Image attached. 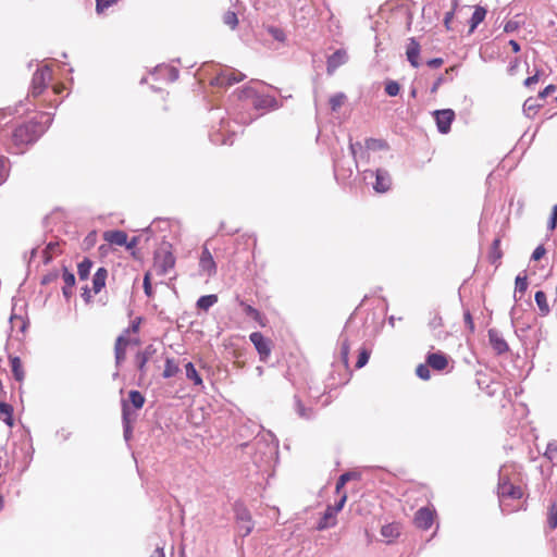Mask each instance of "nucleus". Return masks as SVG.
Masks as SVG:
<instances>
[{"label":"nucleus","instance_id":"21","mask_svg":"<svg viewBox=\"0 0 557 557\" xmlns=\"http://www.w3.org/2000/svg\"><path fill=\"white\" fill-rule=\"evenodd\" d=\"M503 257V251L500 249V239L495 238L491 245L487 259L492 264L496 267L499 264V261Z\"/></svg>","mask_w":557,"mask_h":557},{"label":"nucleus","instance_id":"63","mask_svg":"<svg viewBox=\"0 0 557 557\" xmlns=\"http://www.w3.org/2000/svg\"><path fill=\"white\" fill-rule=\"evenodd\" d=\"M509 45H510V47H511L513 52H519L520 51V45L516 40H510Z\"/></svg>","mask_w":557,"mask_h":557},{"label":"nucleus","instance_id":"8","mask_svg":"<svg viewBox=\"0 0 557 557\" xmlns=\"http://www.w3.org/2000/svg\"><path fill=\"white\" fill-rule=\"evenodd\" d=\"M436 517V511L430 507L420 508L414 515V525L421 530H429Z\"/></svg>","mask_w":557,"mask_h":557},{"label":"nucleus","instance_id":"42","mask_svg":"<svg viewBox=\"0 0 557 557\" xmlns=\"http://www.w3.org/2000/svg\"><path fill=\"white\" fill-rule=\"evenodd\" d=\"M515 284H516V290L519 292L520 294H524V292L528 288L527 275H523V276L518 275L516 277Z\"/></svg>","mask_w":557,"mask_h":557},{"label":"nucleus","instance_id":"32","mask_svg":"<svg viewBox=\"0 0 557 557\" xmlns=\"http://www.w3.org/2000/svg\"><path fill=\"white\" fill-rule=\"evenodd\" d=\"M547 525L550 530L557 528V503L550 505L547 511Z\"/></svg>","mask_w":557,"mask_h":557},{"label":"nucleus","instance_id":"51","mask_svg":"<svg viewBox=\"0 0 557 557\" xmlns=\"http://www.w3.org/2000/svg\"><path fill=\"white\" fill-rule=\"evenodd\" d=\"M545 253H546V249H545V247H544L543 245H540V246H537V247L534 249V251H533V253H532V259H533V260H535V261H537V260H540L541 258H543V257L545 256Z\"/></svg>","mask_w":557,"mask_h":557},{"label":"nucleus","instance_id":"44","mask_svg":"<svg viewBox=\"0 0 557 557\" xmlns=\"http://www.w3.org/2000/svg\"><path fill=\"white\" fill-rule=\"evenodd\" d=\"M349 480H350V474H349V473H344V474H342V475L338 478V480H337V482H336V486H335V491H336V493H337V494H341V495L343 494V493H342V490H343V487L345 486V484H346Z\"/></svg>","mask_w":557,"mask_h":557},{"label":"nucleus","instance_id":"5","mask_svg":"<svg viewBox=\"0 0 557 557\" xmlns=\"http://www.w3.org/2000/svg\"><path fill=\"white\" fill-rule=\"evenodd\" d=\"M498 496L506 499H520L523 496V491L520 486L513 485L506 476H502L498 482Z\"/></svg>","mask_w":557,"mask_h":557},{"label":"nucleus","instance_id":"62","mask_svg":"<svg viewBox=\"0 0 557 557\" xmlns=\"http://www.w3.org/2000/svg\"><path fill=\"white\" fill-rule=\"evenodd\" d=\"M64 88L65 87H64L63 84H57V85L53 86V92L55 95H59V94H61L64 90Z\"/></svg>","mask_w":557,"mask_h":557},{"label":"nucleus","instance_id":"48","mask_svg":"<svg viewBox=\"0 0 557 557\" xmlns=\"http://www.w3.org/2000/svg\"><path fill=\"white\" fill-rule=\"evenodd\" d=\"M557 226V205H555L552 209V214L547 223V227L549 231H554Z\"/></svg>","mask_w":557,"mask_h":557},{"label":"nucleus","instance_id":"36","mask_svg":"<svg viewBox=\"0 0 557 557\" xmlns=\"http://www.w3.org/2000/svg\"><path fill=\"white\" fill-rule=\"evenodd\" d=\"M296 412L302 419H310L313 416V409L307 408L301 400H296Z\"/></svg>","mask_w":557,"mask_h":557},{"label":"nucleus","instance_id":"33","mask_svg":"<svg viewBox=\"0 0 557 557\" xmlns=\"http://www.w3.org/2000/svg\"><path fill=\"white\" fill-rule=\"evenodd\" d=\"M346 99L347 97L343 92L333 95L329 100L332 111H337L345 103Z\"/></svg>","mask_w":557,"mask_h":557},{"label":"nucleus","instance_id":"52","mask_svg":"<svg viewBox=\"0 0 557 557\" xmlns=\"http://www.w3.org/2000/svg\"><path fill=\"white\" fill-rule=\"evenodd\" d=\"M456 5H457V3H455L454 9L451 11H449V12H447L445 14L444 26H445L446 30H450L451 29L450 24H451V21L454 18V10H455Z\"/></svg>","mask_w":557,"mask_h":557},{"label":"nucleus","instance_id":"41","mask_svg":"<svg viewBox=\"0 0 557 557\" xmlns=\"http://www.w3.org/2000/svg\"><path fill=\"white\" fill-rule=\"evenodd\" d=\"M369 358H370V351L367 350L366 348H362L359 352L356 368L360 369V368L364 367L368 363Z\"/></svg>","mask_w":557,"mask_h":557},{"label":"nucleus","instance_id":"14","mask_svg":"<svg viewBox=\"0 0 557 557\" xmlns=\"http://www.w3.org/2000/svg\"><path fill=\"white\" fill-rule=\"evenodd\" d=\"M488 341L497 355L505 354L509 350V346L498 331L491 329L488 331Z\"/></svg>","mask_w":557,"mask_h":557},{"label":"nucleus","instance_id":"37","mask_svg":"<svg viewBox=\"0 0 557 557\" xmlns=\"http://www.w3.org/2000/svg\"><path fill=\"white\" fill-rule=\"evenodd\" d=\"M240 306L243 307L244 312L248 317L252 318L257 322H261V314L256 308H253L252 306H250L244 301H240Z\"/></svg>","mask_w":557,"mask_h":557},{"label":"nucleus","instance_id":"22","mask_svg":"<svg viewBox=\"0 0 557 557\" xmlns=\"http://www.w3.org/2000/svg\"><path fill=\"white\" fill-rule=\"evenodd\" d=\"M62 277L64 281V286L62 288V292H63L64 297L66 299H69V298H71V296L73 294V287L75 285V276L67 269H64Z\"/></svg>","mask_w":557,"mask_h":557},{"label":"nucleus","instance_id":"12","mask_svg":"<svg viewBox=\"0 0 557 557\" xmlns=\"http://www.w3.org/2000/svg\"><path fill=\"white\" fill-rule=\"evenodd\" d=\"M199 269L202 274L209 277L213 276L216 273V263L207 246H203L202 248L199 258Z\"/></svg>","mask_w":557,"mask_h":557},{"label":"nucleus","instance_id":"34","mask_svg":"<svg viewBox=\"0 0 557 557\" xmlns=\"http://www.w3.org/2000/svg\"><path fill=\"white\" fill-rule=\"evenodd\" d=\"M223 23L227 25L231 29H235L238 26V17L234 11H226L223 14Z\"/></svg>","mask_w":557,"mask_h":557},{"label":"nucleus","instance_id":"57","mask_svg":"<svg viewBox=\"0 0 557 557\" xmlns=\"http://www.w3.org/2000/svg\"><path fill=\"white\" fill-rule=\"evenodd\" d=\"M539 82V75L537 73L532 75V76H529L525 81H524V85L527 87H530L531 85L533 84H536Z\"/></svg>","mask_w":557,"mask_h":557},{"label":"nucleus","instance_id":"11","mask_svg":"<svg viewBox=\"0 0 557 557\" xmlns=\"http://www.w3.org/2000/svg\"><path fill=\"white\" fill-rule=\"evenodd\" d=\"M51 78V72L48 69L38 70L33 76L32 94L37 97L42 94Z\"/></svg>","mask_w":557,"mask_h":557},{"label":"nucleus","instance_id":"19","mask_svg":"<svg viewBox=\"0 0 557 557\" xmlns=\"http://www.w3.org/2000/svg\"><path fill=\"white\" fill-rule=\"evenodd\" d=\"M374 189L377 193H385L389 189L391 177L387 172L377 170L375 174Z\"/></svg>","mask_w":557,"mask_h":557},{"label":"nucleus","instance_id":"18","mask_svg":"<svg viewBox=\"0 0 557 557\" xmlns=\"http://www.w3.org/2000/svg\"><path fill=\"white\" fill-rule=\"evenodd\" d=\"M108 278V270L103 267L99 268L92 277V290L95 294H99L106 286Z\"/></svg>","mask_w":557,"mask_h":557},{"label":"nucleus","instance_id":"45","mask_svg":"<svg viewBox=\"0 0 557 557\" xmlns=\"http://www.w3.org/2000/svg\"><path fill=\"white\" fill-rule=\"evenodd\" d=\"M143 286H144L145 294L148 297H151L152 296V286H151V273L150 272H146V274L144 276Z\"/></svg>","mask_w":557,"mask_h":557},{"label":"nucleus","instance_id":"20","mask_svg":"<svg viewBox=\"0 0 557 557\" xmlns=\"http://www.w3.org/2000/svg\"><path fill=\"white\" fill-rule=\"evenodd\" d=\"M13 411L14 409L12 405L4 400H0V420L10 428L14 425Z\"/></svg>","mask_w":557,"mask_h":557},{"label":"nucleus","instance_id":"23","mask_svg":"<svg viewBox=\"0 0 557 557\" xmlns=\"http://www.w3.org/2000/svg\"><path fill=\"white\" fill-rule=\"evenodd\" d=\"M486 16V10L483 7H475L474 12L470 18V28L469 33H473L474 29L478 27L479 24H481Z\"/></svg>","mask_w":557,"mask_h":557},{"label":"nucleus","instance_id":"35","mask_svg":"<svg viewBox=\"0 0 557 557\" xmlns=\"http://www.w3.org/2000/svg\"><path fill=\"white\" fill-rule=\"evenodd\" d=\"M349 352H350V343L347 338L343 339L341 346V358L346 369L349 368Z\"/></svg>","mask_w":557,"mask_h":557},{"label":"nucleus","instance_id":"1","mask_svg":"<svg viewBox=\"0 0 557 557\" xmlns=\"http://www.w3.org/2000/svg\"><path fill=\"white\" fill-rule=\"evenodd\" d=\"M51 121L49 113L41 112L34 119L16 125L11 133L8 151L14 154L24 153L46 132Z\"/></svg>","mask_w":557,"mask_h":557},{"label":"nucleus","instance_id":"28","mask_svg":"<svg viewBox=\"0 0 557 557\" xmlns=\"http://www.w3.org/2000/svg\"><path fill=\"white\" fill-rule=\"evenodd\" d=\"M178 371H180L178 366L174 361V359L166 358L165 364H164V370L162 373L163 377H165V379L172 377V376L176 375L178 373Z\"/></svg>","mask_w":557,"mask_h":557},{"label":"nucleus","instance_id":"40","mask_svg":"<svg viewBox=\"0 0 557 557\" xmlns=\"http://www.w3.org/2000/svg\"><path fill=\"white\" fill-rule=\"evenodd\" d=\"M429 326L432 329V330H437V329H441L443 327L444 323H443V319L442 317L438 314V312H433L432 313V317L430 318L429 320Z\"/></svg>","mask_w":557,"mask_h":557},{"label":"nucleus","instance_id":"60","mask_svg":"<svg viewBox=\"0 0 557 557\" xmlns=\"http://www.w3.org/2000/svg\"><path fill=\"white\" fill-rule=\"evenodd\" d=\"M123 420L126 424H128V404L126 401L123 403Z\"/></svg>","mask_w":557,"mask_h":557},{"label":"nucleus","instance_id":"55","mask_svg":"<svg viewBox=\"0 0 557 557\" xmlns=\"http://www.w3.org/2000/svg\"><path fill=\"white\" fill-rule=\"evenodd\" d=\"M244 530L243 535H248L252 531V522L250 515H247V522H245V525L242 527Z\"/></svg>","mask_w":557,"mask_h":557},{"label":"nucleus","instance_id":"43","mask_svg":"<svg viewBox=\"0 0 557 557\" xmlns=\"http://www.w3.org/2000/svg\"><path fill=\"white\" fill-rule=\"evenodd\" d=\"M366 147L368 149H382L386 147V144L381 139L369 138L366 140Z\"/></svg>","mask_w":557,"mask_h":557},{"label":"nucleus","instance_id":"53","mask_svg":"<svg viewBox=\"0 0 557 557\" xmlns=\"http://www.w3.org/2000/svg\"><path fill=\"white\" fill-rule=\"evenodd\" d=\"M7 163H8L7 158L3 156H0V182L3 181V178L7 174Z\"/></svg>","mask_w":557,"mask_h":557},{"label":"nucleus","instance_id":"13","mask_svg":"<svg viewBox=\"0 0 557 557\" xmlns=\"http://www.w3.org/2000/svg\"><path fill=\"white\" fill-rule=\"evenodd\" d=\"M157 349L153 345L146 346L143 350H139L135 356V363L137 369L145 374L146 373V364L156 354Z\"/></svg>","mask_w":557,"mask_h":557},{"label":"nucleus","instance_id":"16","mask_svg":"<svg viewBox=\"0 0 557 557\" xmlns=\"http://www.w3.org/2000/svg\"><path fill=\"white\" fill-rule=\"evenodd\" d=\"M348 60L347 52L344 49L336 50L333 54H331L327 59V73L332 74L338 69L341 65L345 64Z\"/></svg>","mask_w":557,"mask_h":557},{"label":"nucleus","instance_id":"24","mask_svg":"<svg viewBox=\"0 0 557 557\" xmlns=\"http://www.w3.org/2000/svg\"><path fill=\"white\" fill-rule=\"evenodd\" d=\"M10 367H11V371L13 373V376L16 381L21 382L23 381L24 379V369H23V364H22V361L18 357L14 356V357H10Z\"/></svg>","mask_w":557,"mask_h":557},{"label":"nucleus","instance_id":"25","mask_svg":"<svg viewBox=\"0 0 557 557\" xmlns=\"http://www.w3.org/2000/svg\"><path fill=\"white\" fill-rule=\"evenodd\" d=\"M401 527L399 523L393 522L386 525H383L381 529L382 536L393 540L399 536Z\"/></svg>","mask_w":557,"mask_h":557},{"label":"nucleus","instance_id":"27","mask_svg":"<svg viewBox=\"0 0 557 557\" xmlns=\"http://www.w3.org/2000/svg\"><path fill=\"white\" fill-rule=\"evenodd\" d=\"M92 268V261L88 258H84L83 261H81L77 264V274L79 280L85 281L88 278L90 274V270Z\"/></svg>","mask_w":557,"mask_h":557},{"label":"nucleus","instance_id":"3","mask_svg":"<svg viewBox=\"0 0 557 557\" xmlns=\"http://www.w3.org/2000/svg\"><path fill=\"white\" fill-rule=\"evenodd\" d=\"M347 500L346 493H343L339 496V500L334 506H329L321 518L318 529L323 530L331 527H334L336 523V515L343 509L345 503Z\"/></svg>","mask_w":557,"mask_h":557},{"label":"nucleus","instance_id":"58","mask_svg":"<svg viewBox=\"0 0 557 557\" xmlns=\"http://www.w3.org/2000/svg\"><path fill=\"white\" fill-rule=\"evenodd\" d=\"M82 297L86 304L91 301L90 289L87 286L83 288Z\"/></svg>","mask_w":557,"mask_h":557},{"label":"nucleus","instance_id":"4","mask_svg":"<svg viewBox=\"0 0 557 557\" xmlns=\"http://www.w3.org/2000/svg\"><path fill=\"white\" fill-rule=\"evenodd\" d=\"M245 78V75L238 71L233 69L223 70L219 73L212 81V85L220 87H228L236 83L242 82Z\"/></svg>","mask_w":557,"mask_h":557},{"label":"nucleus","instance_id":"59","mask_svg":"<svg viewBox=\"0 0 557 557\" xmlns=\"http://www.w3.org/2000/svg\"><path fill=\"white\" fill-rule=\"evenodd\" d=\"M445 78L444 76H440L433 84L431 88V92H436L438 87L444 83Z\"/></svg>","mask_w":557,"mask_h":557},{"label":"nucleus","instance_id":"10","mask_svg":"<svg viewBox=\"0 0 557 557\" xmlns=\"http://www.w3.org/2000/svg\"><path fill=\"white\" fill-rule=\"evenodd\" d=\"M433 114L440 133L447 134L455 120V112L451 109H443L436 110Z\"/></svg>","mask_w":557,"mask_h":557},{"label":"nucleus","instance_id":"64","mask_svg":"<svg viewBox=\"0 0 557 557\" xmlns=\"http://www.w3.org/2000/svg\"><path fill=\"white\" fill-rule=\"evenodd\" d=\"M137 245V238L136 237H133L131 239V242L127 240V244H125L124 246L127 248V249H133L135 246Z\"/></svg>","mask_w":557,"mask_h":557},{"label":"nucleus","instance_id":"29","mask_svg":"<svg viewBox=\"0 0 557 557\" xmlns=\"http://www.w3.org/2000/svg\"><path fill=\"white\" fill-rule=\"evenodd\" d=\"M216 302H218L216 295H206V296H201L197 300V307L201 310L207 311L210 307H212Z\"/></svg>","mask_w":557,"mask_h":557},{"label":"nucleus","instance_id":"56","mask_svg":"<svg viewBox=\"0 0 557 557\" xmlns=\"http://www.w3.org/2000/svg\"><path fill=\"white\" fill-rule=\"evenodd\" d=\"M556 90V87L554 85H548L547 87L544 88V90H542L540 92V97L541 98H545L546 96L550 95L552 92H554Z\"/></svg>","mask_w":557,"mask_h":557},{"label":"nucleus","instance_id":"2","mask_svg":"<svg viewBox=\"0 0 557 557\" xmlns=\"http://www.w3.org/2000/svg\"><path fill=\"white\" fill-rule=\"evenodd\" d=\"M175 262V256L170 247H161L154 252L152 270L157 275H168L174 270Z\"/></svg>","mask_w":557,"mask_h":557},{"label":"nucleus","instance_id":"9","mask_svg":"<svg viewBox=\"0 0 557 557\" xmlns=\"http://www.w3.org/2000/svg\"><path fill=\"white\" fill-rule=\"evenodd\" d=\"M131 344H135V345H138L139 344V341L138 339H134L132 341L131 338H128V336H126L125 334H122L120 335L116 339H115V344H114V357H115V363L116 366L119 367L120 364H122L125 359H126V350H127V347L131 345Z\"/></svg>","mask_w":557,"mask_h":557},{"label":"nucleus","instance_id":"61","mask_svg":"<svg viewBox=\"0 0 557 557\" xmlns=\"http://www.w3.org/2000/svg\"><path fill=\"white\" fill-rule=\"evenodd\" d=\"M465 320L468 323V325L470 326V329L473 330L474 324H473L472 317H471L470 312L465 313Z\"/></svg>","mask_w":557,"mask_h":557},{"label":"nucleus","instance_id":"30","mask_svg":"<svg viewBox=\"0 0 557 557\" xmlns=\"http://www.w3.org/2000/svg\"><path fill=\"white\" fill-rule=\"evenodd\" d=\"M185 371L187 379L193 381L195 385H202V379L191 362L185 366Z\"/></svg>","mask_w":557,"mask_h":557},{"label":"nucleus","instance_id":"38","mask_svg":"<svg viewBox=\"0 0 557 557\" xmlns=\"http://www.w3.org/2000/svg\"><path fill=\"white\" fill-rule=\"evenodd\" d=\"M430 368H431V367H430V366H428V363H426V362H425V363H420V364H418V367L416 368V374H417L420 379H422V380H424V381H428V380H430V377H431Z\"/></svg>","mask_w":557,"mask_h":557},{"label":"nucleus","instance_id":"47","mask_svg":"<svg viewBox=\"0 0 557 557\" xmlns=\"http://www.w3.org/2000/svg\"><path fill=\"white\" fill-rule=\"evenodd\" d=\"M545 457H547L549 460H554L557 458V443H549L547 445V448L545 450Z\"/></svg>","mask_w":557,"mask_h":557},{"label":"nucleus","instance_id":"26","mask_svg":"<svg viewBox=\"0 0 557 557\" xmlns=\"http://www.w3.org/2000/svg\"><path fill=\"white\" fill-rule=\"evenodd\" d=\"M535 302L542 315L549 313V306L547 302L546 294L543 290H537L534 296Z\"/></svg>","mask_w":557,"mask_h":557},{"label":"nucleus","instance_id":"54","mask_svg":"<svg viewBox=\"0 0 557 557\" xmlns=\"http://www.w3.org/2000/svg\"><path fill=\"white\" fill-rule=\"evenodd\" d=\"M426 64L432 69H438L444 64V60L442 58H434L429 60Z\"/></svg>","mask_w":557,"mask_h":557},{"label":"nucleus","instance_id":"39","mask_svg":"<svg viewBox=\"0 0 557 557\" xmlns=\"http://www.w3.org/2000/svg\"><path fill=\"white\" fill-rule=\"evenodd\" d=\"M399 90H400V86L397 82L395 81H389L386 83L385 85V92L391 96V97H395L399 94Z\"/></svg>","mask_w":557,"mask_h":557},{"label":"nucleus","instance_id":"31","mask_svg":"<svg viewBox=\"0 0 557 557\" xmlns=\"http://www.w3.org/2000/svg\"><path fill=\"white\" fill-rule=\"evenodd\" d=\"M129 403L134 406L135 409L143 408L145 404L144 395L138 391H131L128 393Z\"/></svg>","mask_w":557,"mask_h":557},{"label":"nucleus","instance_id":"50","mask_svg":"<svg viewBox=\"0 0 557 557\" xmlns=\"http://www.w3.org/2000/svg\"><path fill=\"white\" fill-rule=\"evenodd\" d=\"M140 323H141V318H136L132 322L131 326L124 331V334L127 336L131 332L137 333L139 331Z\"/></svg>","mask_w":557,"mask_h":557},{"label":"nucleus","instance_id":"46","mask_svg":"<svg viewBox=\"0 0 557 557\" xmlns=\"http://www.w3.org/2000/svg\"><path fill=\"white\" fill-rule=\"evenodd\" d=\"M268 32L272 35V37L277 40V41H284L285 40V34L284 32L278 28V27H274V26H270L268 28Z\"/></svg>","mask_w":557,"mask_h":557},{"label":"nucleus","instance_id":"49","mask_svg":"<svg viewBox=\"0 0 557 557\" xmlns=\"http://www.w3.org/2000/svg\"><path fill=\"white\" fill-rule=\"evenodd\" d=\"M117 0H96V9L101 12L116 3Z\"/></svg>","mask_w":557,"mask_h":557},{"label":"nucleus","instance_id":"15","mask_svg":"<svg viewBox=\"0 0 557 557\" xmlns=\"http://www.w3.org/2000/svg\"><path fill=\"white\" fill-rule=\"evenodd\" d=\"M420 51H421V46L418 42V40L413 37L409 38L407 49H406V55H407V60L409 61L411 66H413L416 69L419 67V65H420V62H419Z\"/></svg>","mask_w":557,"mask_h":557},{"label":"nucleus","instance_id":"6","mask_svg":"<svg viewBox=\"0 0 557 557\" xmlns=\"http://www.w3.org/2000/svg\"><path fill=\"white\" fill-rule=\"evenodd\" d=\"M251 343L257 349L260 360L265 361L271 354L272 342L260 332H253L249 336Z\"/></svg>","mask_w":557,"mask_h":557},{"label":"nucleus","instance_id":"17","mask_svg":"<svg viewBox=\"0 0 557 557\" xmlns=\"http://www.w3.org/2000/svg\"><path fill=\"white\" fill-rule=\"evenodd\" d=\"M103 239L110 245L124 246L127 244V234L124 231H107L103 233Z\"/></svg>","mask_w":557,"mask_h":557},{"label":"nucleus","instance_id":"7","mask_svg":"<svg viewBox=\"0 0 557 557\" xmlns=\"http://www.w3.org/2000/svg\"><path fill=\"white\" fill-rule=\"evenodd\" d=\"M425 361L431 369L438 372L445 371L453 362L451 358L443 351L429 352Z\"/></svg>","mask_w":557,"mask_h":557}]
</instances>
